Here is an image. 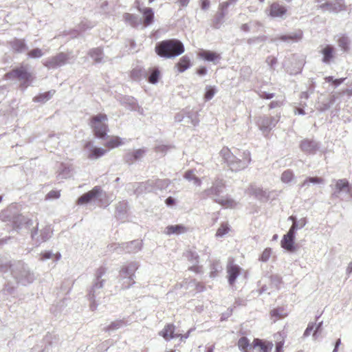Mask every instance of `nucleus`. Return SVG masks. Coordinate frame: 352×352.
Returning a JSON list of instances; mask_svg holds the SVG:
<instances>
[{"label": "nucleus", "instance_id": "obj_21", "mask_svg": "<svg viewBox=\"0 0 352 352\" xmlns=\"http://www.w3.org/2000/svg\"><path fill=\"white\" fill-rule=\"evenodd\" d=\"M323 63L329 65L335 58V48L332 45H325L320 51Z\"/></svg>", "mask_w": 352, "mask_h": 352}, {"label": "nucleus", "instance_id": "obj_17", "mask_svg": "<svg viewBox=\"0 0 352 352\" xmlns=\"http://www.w3.org/2000/svg\"><path fill=\"white\" fill-rule=\"evenodd\" d=\"M38 234V228L37 227L34 230L32 231L31 236L33 240L38 244H40L43 242L47 241L51 236L52 234V228L50 226H46L45 228L41 230L40 236L36 238V236Z\"/></svg>", "mask_w": 352, "mask_h": 352}, {"label": "nucleus", "instance_id": "obj_22", "mask_svg": "<svg viewBox=\"0 0 352 352\" xmlns=\"http://www.w3.org/2000/svg\"><path fill=\"white\" fill-rule=\"evenodd\" d=\"M199 56L206 61L213 63H217L221 58L220 54L207 50H201L199 53Z\"/></svg>", "mask_w": 352, "mask_h": 352}, {"label": "nucleus", "instance_id": "obj_14", "mask_svg": "<svg viewBox=\"0 0 352 352\" xmlns=\"http://www.w3.org/2000/svg\"><path fill=\"white\" fill-rule=\"evenodd\" d=\"M321 144L313 138H305L301 140L300 148L301 151L309 153L320 152Z\"/></svg>", "mask_w": 352, "mask_h": 352}, {"label": "nucleus", "instance_id": "obj_8", "mask_svg": "<svg viewBox=\"0 0 352 352\" xmlns=\"http://www.w3.org/2000/svg\"><path fill=\"white\" fill-rule=\"evenodd\" d=\"M250 155H222V161L232 171L244 169L250 162Z\"/></svg>", "mask_w": 352, "mask_h": 352}, {"label": "nucleus", "instance_id": "obj_11", "mask_svg": "<svg viewBox=\"0 0 352 352\" xmlns=\"http://www.w3.org/2000/svg\"><path fill=\"white\" fill-rule=\"evenodd\" d=\"M335 184L334 190L331 195L333 197L340 198L342 193H345L352 197V189L351 186L349 181L346 179H340L338 180H333Z\"/></svg>", "mask_w": 352, "mask_h": 352}, {"label": "nucleus", "instance_id": "obj_39", "mask_svg": "<svg viewBox=\"0 0 352 352\" xmlns=\"http://www.w3.org/2000/svg\"><path fill=\"white\" fill-rule=\"evenodd\" d=\"M336 95H331L327 101H323L319 104L318 109L322 112L329 110L336 102Z\"/></svg>", "mask_w": 352, "mask_h": 352}, {"label": "nucleus", "instance_id": "obj_18", "mask_svg": "<svg viewBox=\"0 0 352 352\" xmlns=\"http://www.w3.org/2000/svg\"><path fill=\"white\" fill-rule=\"evenodd\" d=\"M142 241L139 240H133L128 243H123L122 249L119 251V254H135L142 249Z\"/></svg>", "mask_w": 352, "mask_h": 352}, {"label": "nucleus", "instance_id": "obj_30", "mask_svg": "<svg viewBox=\"0 0 352 352\" xmlns=\"http://www.w3.org/2000/svg\"><path fill=\"white\" fill-rule=\"evenodd\" d=\"M252 347H259L261 352H270L271 351L273 344L271 342L263 341L258 338L254 339L252 342Z\"/></svg>", "mask_w": 352, "mask_h": 352}, {"label": "nucleus", "instance_id": "obj_46", "mask_svg": "<svg viewBox=\"0 0 352 352\" xmlns=\"http://www.w3.org/2000/svg\"><path fill=\"white\" fill-rule=\"evenodd\" d=\"M175 150V148L173 146L166 144H158L155 147V152L165 154L167 153H173Z\"/></svg>", "mask_w": 352, "mask_h": 352}, {"label": "nucleus", "instance_id": "obj_41", "mask_svg": "<svg viewBox=\"0 0 352 352\" xmlns=\"http://www.w3.org/2000/svg\"><path fill=\"white\" fill-rule=\"evenodd\" d=\"M184 177L189 182H192L197 186H201L202 184L201 179L195 175L193 170H187L184 173Z\"/></svg>", "mask_w": 352, "mask_h": 352}, {"label": "nucleus", "instance_id": "obj_32", "mask_svg": "<svg viewBox=\"0 0 352 352\" xmlns=\"http://www.w3.org/2000/svg\"><path fill=\"white\" fill-rule=\"evenodd\" d=\"M188 261L192 264V266L189 267V270L196 273L199 272L200 267L197 265L199 263V255L196 252L189 251L186 255Z\"/></svg>", "mask_w": 352, "mask_h": 352}, {"label": "nucleus", "instance_id": "obj_31", "mask_svg": "<svg viewBox=\"0 0 352 352\" xmlns=\"http://www.w3.org/2000/svg\"><path fill=\"white\" fill-rule=\"evenodd\" d=\"M199 124V120L196 113L192 111L188 110L183 121V125L186 126H195Z\"/></svg>", "mask_w": 352, "mask_h": 352}, {"label": "nucleus", "instance_id": "obj_51", "mask_svg": "<svg viewBox=\"0 0 352 352\" xmlns=\"http://www.w3.org/2000/svg\"><path fill=\"white\" fill-rule=\"evenodd\" d=\"M142 75L145 76V70L142 69L135 68L131 72V78L133 80H140Z\"/></svg>", "mask_w": 352, "mask_h": 352}, {"label": "nucleus", "instance_id": "obj_29", "mask_svg": "<svg viewBox=\"0 0 352 352\" xmlns=\"http://www.w3.org/2000/svg\"><path fill=\"white\" fill-rule=\"evenodd\" d=\"M302 37V32L298 30L294 32H292L287 34L281 35L279 39L284 42H292L296 43L299 41Z\"/></svg>", "mask_w": 352, "mask_h": 352}, {"label": "nucleus", "instance_id": "obj_33", "mask_svg": "<svg viewBox=\"0 0 352 352\" xmlns=\"http://www.w3.org/2000/svg\"><path fill=\"white\" fill-rule=\"evenodd\" d=\"M187 229L182 224L171 225L166 228L165 232L168 235L180 234L186 232Z\"/></svg>", "mask_w": 352, "mask_h": 352}, {"label": "nucleus", "instance_id": "obj_61", "mask_svg": "<svg viewBox=\"0 0 352 352\" xmlns=\"http://www.w3.org/2000/svg\"><path fill=\"white\" fill-rule=\"evenodd\" d=\"M93 26L94 25L88 21H82L80 23L78 28L80 31H85L87 29H91Z\"/></svg>", "mask_w": 352, "mask_h": 352}, {"label": "nucleus", "instance_id": "obj_44", "mask_svg": "<svg viewBox=\"0 0 352 352\" xmlns=\"http://www.w3.org/2000/svg\"><path fill=\"white\" fill-rule=\"evenodd\" d=\"M15 290V286H14L10 282H8L1 290V294L3 296L4 299H8V296L14 294Z\"/></svg>", "mask_w": 352, "mask_h": 352}, {"label": "nucleus", "instance_id": "obj_37", "mask_svg": "<svg viewBox=\"0 0 352 352\" xmlns=\"http://www.w3.org/2000/svg\"><path fill=\"white\" fill-rule=\"evenodd\" d=\"M88 54L96 63H101L103 59V50L100 47L90 50Z\"/></svg>", "mask_w": 352, "mask_h": 352}, {"label": "nucleus", "instance_id": "obj_55", "mask_svg": "<svg viewBox=\"0 0 352 352\" xmlns=\"http://www.w3.org/2000/svg\"><path fill=\"white\" fill-rule=\"evenodd\" d=\"M230 230V228L227 223H222L218 228L216 236L217 237H223Z\"/></svg>", "mask_w": 352, "mask_h": 352}, {"label": "nucleus", "instance_id": "obj_52", "mask_svg": "<svg viewBox=\"0 0 352 352\" xmlns=\"http://www.w3.org/2000/svg\"><path fill=\"white\" fill-rule=\"evenodd\" d=\"M124 18L126 21H128L131 25L134 27L138 25V24L140 23V19L133 14L129 13L125 14Z\"/></svg>", "mask_w": 352, "mask_h": 352}, {"label": "nucleus", "instance_id": "obj_19", "mask_svg": "<svg viewBox=\"0 0 352 352\" xmlns=\"http://www.w3.org/2000/svg\"><path fill=\"white\" fill-rule=\"evenodd\" d=\"M170 181L168 179H148V184L151 192H157L158 190H162L168 188Z\"/></svg>", "mask_w": 352, "mask_h": 352}, {"label": "nucleus", "instance_id": "obj_54", "mask_svg": "<svg viewBox=\"0 0 352 352\" xmlns=\"http://www.w3.org/2000/svg\"><path fill=\"white\" fill-rule=\"evenodd\" d=\"M53 256L54 257L55 261H58L60 258V254L57 253L56 254H53V253L51 251H46L41 254V259L43 261H45V260L52 258H53Z\"/></svg>", "mask_w": 352, "mask_h": 352}, {"label": "nucleus", "instance_id": "obj_23", "mask_svg": "<svg viewBox=\"0 0 352 352\" xmlns=\"http://www.w3.org/2000/svg\"><path fill=\"white\" fill-rule=\"evenodd\" d=\"M121 103L127 107L131 111H137L140 113L143 112L142 108L139 107L137 100L133 97L125 96L122 98Z\"/></svg>", "mask_w": 352, "mask_h": 352}, {"label": "nucleus", "instance_id": "obj_49", "mask_svg": "<svg viewBox=\"0 0 352 352\" xmlns=\"http://www.w3.org/2000/svg\"><path fill=\"white\" fill-rule=\"evenodd\" d=\"M27 56L29 58H39L43 56V52L41 49L36 47L29 50Z\"/></svg>", "mask_w": 352, "mask_h": 352}, {"label": "nucleus", "instance_id": "obj_1", "mask_svg": "<svg viewBox=\"0 0 352 352\" xmlns=\"http://www.w3.org/2000/svg\"><path fill=\"white\" fill-rule=\"evenodd\" d=\"M226 188V182L219 177H216L212 183V186L203 190L200 193L201 199L211 198L214 202L220 204L226 208H232L236 205V202L230 197L220 196Z\"/></svg>", "mask_w": 352, "mask_h": 352}, {"label": "nucleus", "instance_id": "obj_15", "mask_svg": "<svg viewBox=\"0 0 352 352\" xmlns=\"http://www.w3.org/2000/svg\"><path fill=\"white\" fill-rule=\"evenodd\" d=\"M269 16L272 18H278L285 19L287 12V8L285 6L280 4L279 2H273L270 6Z\"/></svg>", "mask_w": 352, "mask_h": 352}, {"label": "nucleus", "instance_id": "obj_6", "mask_svg": "<svg viewBox=\"0 0 352 352\" xmlns=\"http://www.w3.org/2000/svg\"><path fill=\"white\" fill-rule=\"evenodd\" d=\"M138 267L139 263L136 261L130 262L121 267L119 277L120 280H123L122 283V289H128L130 286L135 284V272Z\"/></svg>", "mask_w": 352, "mask_h": 352}, {"label": "nucleus", "instance_id": "obj_48", "mask_svg": "<svg viewBox=\"0 0 352 352\" xmlns=\"http://www.w3.org/2000/svg\"><path fill=\"white\" fill-rule=\"evenodd\" d=\"M122 144V139L120 137H113L106 142L105 146L109 149L114 148Z\"/></svg>", "mask_w": 352, "mask_h": 352}, {"label": "nucleus", "instance_id": "obj_38", "mask_svg": "<svg viewBox=\"0 0 352 352\" xmlns=\"http://www.w3.org/2000/svg\"><path fill=\"white\" fill-rule=\"evenodd\" d=\"M144 23L145 25H150L154 21V12L151 8H146L142 10Z\"/></svg>", "mask_w": 352, "mask_h": 352}, {"label": "nucleus", "instance_id": "obj_59", "mask_svg": "<svg viewBox=\"0 0 352 352\" xmlns=\"http://www.w3.org/2000/svg\"><path fill=\"white\" fill-rule=\"evenodd\" d=\"M108 249L111 252H116L119 254V251L122 249V243H112L108 245Z\"/></svg>", "mask_w": 352, "mask_h": 352}, {"label": "nucleus", "instance_id": "obj_3", "mask_svg": "<svg viewBox=\"0 0 352 352\" xmlns=\"http://www.w3.org/2000/svg\"><path fill=\"white\" fill-rule=\"evenodd\" d=\"M105 273L106 269L104 267H100L97 270L92 286L88 291L87 296L90 302V309L91 311L96 309L98 301L102 298L103 294L102 288L105 282V279L102 278V277Z\"/></svg>", "mask_w": 352, "mask_h": 352}, {"label": "nucleus", "instance_id": "obj_24", "mask_svg": "<svg viewBox=\"0 0 352 352\" xmlns=\"http://www.w3.org/2000/svg\"><path fill=\"white\" fill-rule=\"evenodd\" d=\"M128 202L126 201H120L116 207L115 216L120 220H124L126 218L128 210Z\"/></svg>", "mask_w": 352, "mask_h": 352}, {"label": "nucleus", "instance_id": "obj_34", "mask_svg": "<svg viewBox=\"0 0 352 352\" xmlns=\"http://www.w3.org/2000/svg\"><path fill=\"white\" fill-rule=\"evenodd\" d=\"M55 90L52 89L48 91L39 94L33 98V101L35 102L45 103L50 100L55 94Z\"/></svg>", "mask_w": 352, "mask_h": 352}, {"label": "nucleus", "instance_id": "obj_16", "mask_svg": "<svg viewBox=\"0 0 352 352\" xmlns=\"http://www.w3.org/2000/svg\"><path fill=\"white\" fill-rule=\"evenodd\" d=\"M241 271V268L236 264L234 263L233 260H230L228 265H227V273H228V283L230 285H232L239 275L240 274Z\"/></svg>", "mask_w": 352, "mask_h": 352}, {"label": "nucleus", "instance_id": "obj_4", "mask_svg": "<svg viewBox=\"0 0 352 352\" xmlns=\"http://www.w3.org/2000/svg\"><path fill=\"white\" fill-rule=\"evenodd\" d=\"M10 267L12 276L19 285L25 286L35 279L34 274L22 261L14 262Z\"/></svg>", "mask_w": 352, "mask_h": 352}, {"label": "nucleus", "instance_id": "obj_58", "mask_svg": "<svg viewBox=\"0 0 352 352\" xmlns=\"http://www.w3.org/2000/svg\"><path fill=\"white\" fill-rule=\"evenodd\" d=\"M265 62L270 67V69H275V65L277 64V58L276 57L269 56L266 58Z\"/></svg>", "mask_w": 352, "mask_h": 352}, {"label": "nucleus", "instance_id": "obj_10", "mask_svg": "<svg viewBox=\"0 0 352 352\" xmlns=\"http://www.w3.org/2000/svg\"><path fill=\"white\" fill-rule=\"evenodd\" d=\"M68 54L60 52L56 56L49 57L43 61V65L48 69H54L65 65L69 60Z\"/></svg>", "mask_w": 352, "mask_h": 352}, {"label": "nucleus", "instance_id": "obj_40", "mask_svg": "<svg viewBox=\"0 0 352 352\" xmlns=\"http://www.w3.org/2000/svg\"><path fill=\"white\" fill-rule=\"evenodd\" d=\"M27 224L28 226H32V221L27 219L24 216L19 214L14 217L13 224L16 228H20L23 223Z\"/></svg>", "mask_w": 352, "mask_h": 352}, {"label": "nucleus", "instance_id": "obj_57", "mask_svg": "<svg viewBox=\"0 0 352 352\" xmlns=\"http://www.w3.org/2000/svg\"><path fill=\"white\" fill-rule=\"evenodd\" d=\"M194 286L195 287L196 291L198 292H202L204 289V286L201 283H197L195 280H191L188 283L187 288H190Z\"/></svg>", "mask_w": 352, "mask_h": 352}, {"label": "nucleus", "instance_id": "obj_62", "mask_svg": "<svg viewBox=\"0 0 352 352\" xmlns=\"http://www.w3.org/2000/svg\"><path fill=\"white\" fill-rule=\"evenodd\" d=\"M186 112L187 110H182L177 113L175 116V120L177 122H183Z\"/></svg>", "mask_w": 352, "mask_h": 352}, {"label": "nucleus", "instance_id": "obj_43", "mask_svg": "<svg viewBox=\"0 0 352 352\" xmlns=\"http://www.w3.org/2000/svg\"><path fill=\"white\" fill-rule=\"evenodd\" d=\"M126 325V322L122 320H118L112 322L109 325L104 328L105 331H113Z\"/></svg>", "mask_w": 352, "mask_h": 352}, {"label": "nucleus", "instance_id": "obj_53", "mask_svg": "<svg viewBox=\"0 0 352 352\" xmlns=\"http://www.w3.org/2000/svg\"><path fill=\"white\" fill-rule=\"evenodd\" d=\"M294 173L291 170H285L281 175V181L283 183H289L294 179Z\"/></svg>", "mask_w": 352, "mask_h": 352}, {"label": "nucleus", "instance_id": "obj_45", "mask_svg": "<svg viewBox=\"0 0 352 352\" xmlns=\"http://www.w3.org/2000/svg\"><path fill=\"white\" fill-rule=\"evenodd\" d=\"M238 346L239 349L243 352H248V349L252 347V344H250V340L246 337H241L238 341Z\"/></svg>", "mask_w": 352, "mask_h": 352}, {"label": "nucleus", "instance_id": "obj_7", "mask_svg": "<svg viewBox=\"0 0 352 352\" xmlns=\"http://www.w3.org/2000/svg\"><path fill=\"white\" fill-rule=\"evenodd\" d=\"M5 78L8 80H17L23 81L21 85L27 87L29 85V82L32 79V74L28 70L27 67L21 65L20 67H16L5 74Z\"/></svg>", "mask_w": 352, "mask_h": 352}, {"label": "nucleus", "instance_id": "obj_2", "mask_svg": "<svg viewBox=\"0 0 352 352\" xmlns=\"http://www.w3.org/2000/svg\"><path fill=\"white\" fill-rule=\"evenodd\" d=\"M184 45L176 38L166 39L155 44L156 54L164 58H174L184 52Z\"/></svg>", "mask_w": 352, "mask_h": 352}, {"label": "nucleus", "instance_id": "obj_9", "mask_svg": "<svg viewBox=\"0 0 352 352\" xmlns=\"http://www.w3.org/2000/svg\"><path fill=\"white\" fill-rule=\"evenodd\" d=\"M102 195L106 197V193L102 192V190L100 186H96L94 188H93L92 190L84 193L82 195L78 197V199H77V204H87L90 203L92 200L96 199L98 200V201L100 203L102 206L105 204L104 206L106 207L109 205L110 201H103L102 197Z\"/></svg>", "mask_w": 352, "mask_h": 352}, {"label": "nucleus", "instance_id": "obj_64", "mask_svg": "<svg viewBox=\"0 0 352 352\" xmlns=\"http://www.w3.org/2000/svg\"><path fill=\"white\" fill-rule=\"evenodd\" d=\"M60 197V192L51 190L46 195V199H57Z\"/></svg>", "mask_w": 352, "mask_h": 352}, {"label": "nucleus", "instance_id": "obj_5", "mask_svg": "<svg viewBox=\"0 0 352 352\" xmlns=\"http://www.w3.org/2000/svg\"><path fill=\"white\" fill-rule=\"evenodd\" d=\"M107 120V116L104 113H98L90 118L89 124L96 138L102 140L107 138L109 126L105 122Z\"/></svg>", "mask_w": 352, "mask_h": 352}, {"label": "nucleus", "instance_id": "obj_56", "mask_svg": "<svg viewBox=\"0 0 352 352\" xmlns=\"http://www.w3.org/2000/svg\"><path fill=\"white\" fill-rule=\"evenodd\" d=\"M267 39L265 36H258L253 38H248L247 41L248 44L253 45L259 43L265 42Z\"/></svg>", "mask_w": 352, "mask_h": 352}, {"label": "nucleus", "instance_id": "obj_20", "mask_svg": "<svg viewBox=\"0 0 352 352\" xmlns=\"http://www.w3.org/2000/svg\"><path fill=\"white\" fill-rule=\"evenodd\" d=\"M9 45L15 53L21 54L28 50V46L24 38H14L9 42Z\"/></svg>", "mask_w": 352, "mask_h": 352}, {"label": "nucleus", "instance_id": "obj_42", "mask_svg": "<svg viewBox=\"0 0 352 352\" xmlns=\"http://www.w3.org/2000/svg\"><path fill=\"white\" fill-rule=\"evenodd\" d=\"M338 7H339V6L335 4L333 2L327 1L325 3L320 5L318 8L324 11L328 10L330 12L338 13L340 11V10L338 9Z\"/></svg>", "mask_w": 352, "mask_h": 352}, {"label": "nucleus", "instance_id": "obj_47", "mask_svg": "<svg viewBox=\"0 0 352 352\" xmlns=\"http://www.w3.org/2000/svg\"><path fill=\"white\" fill-rule=\"evenodd\" d=\"M226 16L224 12H218L213 21L214 28L216 29L220 28L221 24L223 23L224 17Z\"/></svg>", "mask_w": 352, "mask_h": 352}, {"label": "nucleus", "instance_id": "obj_36", "mask_svg": "<svg viewBox=\"0 0 352 352\" xmlns=\"http://www.w3.org/2000/svg\"><path fill=\"white\" fill-rule=\"evenodd\" d=\"M175 66L177 67L179 72L182 73L185 72L191 66L190 58L186 55L182 56Z\"/></svg>", "mask_w": 352, "mask_h": 352}, {"label": "nucleus", "instance_id": "obj_50", "mask_svg": "<svg viewBox=\"0 0 352 352\" xmlns=\"http://www.w3.org/2000/svg\"><path fill=\"white\" fill-rule=\"evenodd\" d=\"M217 92V89L214 86H206L204 98L206 100H211Z\"/></svg>", "mask_w": 352, "mask_h": 352}, {"label": "nucleus", "instance_id": "obj_60", "mask_svg": "<svg viewBox=\"0 0 352 352\" xmlns=\"http://www.w3.org/2000/svg\"><path fill=\"white\" fill-rule=\"evenodd\" d=\"M271 249L270 248H266L262 253L260 260L263 262H266L269 260L270 256H271Z\"/></svg>", "mask_w": 352, "mask_h": 352}, {"label": "nucleus", "instance_id": "obj_12", "mask_svg": "<svg viewBox=\"0 0 352 352\" xmlns=\"http://www.w3.org/2000/svg\"><path fill=\"white\" fill-rule=\"evenodd\" d=\"M278 119L273 116H261L256 118V123L263 133L270 132L277 124Z\"/></svg>", "mask_w": 352, "mask_h": 352}, {"label": "nucleus", "instance_id": "obj_27", "mask_svg": "<svg viewBox=\"0 0 352 352\" xmlns=\"http://www.w3.org/2000/svg\"><path fill=\"white\" fill-rule=\"evenodd\" d=\"M133 190V193L139 195L143 193L151 192L148 184V180L145 182L134 183L131 184Z\"/></svg>", "mask_w": 352, "mask_h": 352}, {"label": "nucleus", "instance_id": "obj_13", "mask_svg": "<svg viewBox=\"0 0 352 352\" xmlns=\"http://www.w3.org/2000/svg\"><path fill=\"white\" fill-rule=\"evenodd\" d=\"M297 227L296 226H291L289 231L285 234L281 241V246L289 252H294L296 250L294 245L296 232Z\"/></svg>", "mask_w": 352, "mask_h": 352}, {"label": "nucleus", "instance_id": "obj_26", "mask_svg": "<svg viewBox=\"0 0 352 352\" xmlns=\"http://www.w3.org/2000/svg\"><path fill=\"white\" fill-rule=\"evenodd\" d=\"M248 192L255 196L256 198L260 200H267L269 197V194L266 190H264L262 188L257 187L254 185H251L248 188Z\"/></svg>", "mask_w": 352, "mask_h": 352}, {"label": "nucleus", "instance_id": "obj_63", "mask_svg": "<svg viewBox=\"0 0 352 352\" xmlns=\"http://www.w3.org/2000/svg\"><path fill=\"white\" fill-rule=\"evenodd\" d=\"M307 223V221L305 218H302L300 220H297V221H294V223H292V226H296L298 229L302 228Z\"/></svg>", "mask_w": 352, "mask_h": 352}, {"label": "nucleus", "instance_id": "obj_35", "mask_svg": "<svg viewBox=\"0 0 352 352\" xmlns=\"http://www.w3.org/2000/svg\"><path fill=\"white\" fill-rule=\"evenodd\" d=\"M338 37L337 38V43L338 45L341 48V50L346 52H348L349 50V45H350V39L348 36L346 34H341L336 36Z\"/></svg>", "mask_w": 352, "mask_h": 352}, {"label": "nucleus", "instance_id": "obj_25", "mask_svg": "<svg viewBox=\"0 0 352 352\" xmlns=\"http://www.w3.org/2000/svg\"><path fill=\"white\" fill-rule=\"evenodd\" d=\"M145 77L150 83L153 85L157 84L160 78V71L159 68L152 67L147 72L145 71Z\"/></svg>", "mask_w": 352, "mask_h": 352}, {"label": "nucleus", "instance_id": "obj_28", "mask_svg": "<svg viewBox=\"0 0 352 352\" xmlns=\"http://www.w3.org/2000/svg\"><path fill=\"white\" fill-rule=\"evenodd\" d=\"M174 331L175 326L173 324H168L160 332V335L165 340H170V339L177 338L179 336V334L175 333Z\"/></svg>", "mask_w": 352, "mask_h": 352}]
</instances>
